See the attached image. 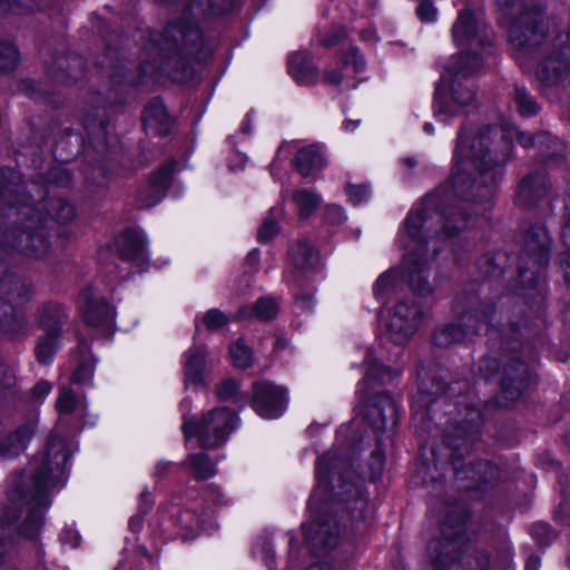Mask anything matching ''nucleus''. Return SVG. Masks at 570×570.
I'll list each match as a JSON object with an SVG mask.
<instances>
[{"instance_id":"obj_1","label":"nucleus","mask_w":570,"mask_h":570,"mask_svg":"<svg viewBox=\"0 0 570 570\" xmlns=\"http://www.w3.org/2000/svg\"><path fill=\"white\" fill-rule=\"evenodd\" d=\"M436 205L438 198L428 196L407 214L397 237V243L404 250L405 271L390 268L382 273L373 285L374 296L382 304L405 283L420 295H428L433 291L428 281L430 243H433L432 254L435 255L441 249V242L454 236L468 225L466 215L462 213L461 207L451 206L439 212Z\"/></svg>"},{"instance_id":"obj_2","label":"nucleus","mask_w":570,"mask_h":570,"mask_svg":"<svg viewBox=\"0 0 570 570\" xmlns=\"http://www.w3.org/2000/svg\"><path fill=\"white\" fill-rule=\"evenodd\" d=\"M346 466L347 461L332 451L317 460V485L308 501L314 520L303 524L306 542L316 552L325 553L340 542L341 529L331 514L338 511L341 503L346 504L352 532L362 533L367 528V500L357 485L341 475Z\"/></svg>"},{"instance_id":"obj_3","label":"nucleus","mask_w":570,"mask_h":570,"mask_svg":"<svg viewBox=\"0 0 570 570\" xmlns=\"http://www.w3.org/2000/svg\"><path fill=\"white\" fill-rule=\"evenodd\" d=\"M48 191L41 184L31 181L17 183L14 187L0 190L4 203V215L11 226L3 234V242L22 254L40 258L48 252L42 225L47 214L59 223H67L75 217L73 207L62 198H50L48 208L43 204Z\"/></svg>"},{"instance_id":"obj_4","label":"nucleus","mask_w":570,"mask_h":570,"mask_svg":"<svg viewBox=\"0 0 570 570\" xmlns=\"http://www.w3.org/2000/svg\"><path fill=\"white\" fill-rule=\"evenodd\" d=\"M464 126L454 148L450 185L456 196L471 202L488 203L494 194V167L505 163L508 154L493 153V141L480 130L471 140Z\"/></svg>"},{"instance_id":"obj_5","label":"nucleus","mask_w":570,"mask_h":570,"mask_svg":"<svg viewBox=\"0 0 570 570\" xmlns=\"http://www.w3.org/2000/svg\"><path fill=\"white\" fill-rule=\"evenodd\" d=\"M468 56L456 55L444 65L442 75L446 88H438L435 92V115L445 121L460 114L461 109L475 100V90L471 77L481 69L482 57L468 61Z\"/></svg>"},{"instance_id":"obj_6","label":"nucleus","mask_w":570,"mask_h":570,"mask_svg":"<svg viewBox=\"0 0 570 570\" xmlns=\"http://www.w3.org/2000/svg\"><path fill=\"white\" fill-rule=\"evenodd\" d=\"M503 4L505 14L515 16L509 31L515 58L522 65V59L531 53L546 40L549 33L550 20L544 17L534 0H497Z\"/></svg>"},{"instance_id":"obj_7","label":"nucleus","mask_w":570,"mask_h":570,"mask_svg":"<svg viewBox=\"0 0 570 570\" xmlns=\"http://www.w3.org/2000/svg\"><path fill=\"white\" fill-rule=\"evenodd\" d=\"M365 377L360 382L356 397L358 405L367 409L366 415L373 420L377 431L385 428L386 414L393 415L395 406L392 399L382 392H373L375 383L385 384L391 382L396 373L390 367L377 362L373 351L368 350L364 358Z\"/></svg>"},{"instance_id":"obj_8","label":"nucleus","mask_w":570,"mask_h":570,"mask_svg":"<svg viewBox=\"0 0 570 570\" xmlns=\"http://www.w3.org/2000/svg\"><path fill=\"white\" fill-rule=\"evenodd\" d=\"M53 446L48 449V453L42 460V465L35 473V487L38 498L29 511L21 532L28 538L36 537L42 525L43 510L49 505L45 493L56 485V480L62 474V466L67 462V453L62 446L55 452L53 461L51 460Z\"/></svg>"},{"instance_id":"obj_9","label":"nucleus","mask_w":570,"mask_h":570,"mask_svg":"<svg viewBox=\"0 0 570 570\" xmlns=\"http://www.w3.org/2000/svg\"><path fill=\"white\" fill-rule=\"evenodd\" d=\"M237 426L236 414L227 407H215L198 421L184 419L183 431L187 439L196 436L200 446L213 449L227 441Z\"/></svg>"},{"instance_id":"obj_10","label":"nucleus","mask_w":570,"mask_h":570,"mask_svg":"<svg viewBox=\"0 0 570 570\" xmlns=\"http://www.w3.org/2000/svg\"><path fill=\"white\" fill-rule=\"evenodd\" d=\"M550 246L551 238L544 227L528 232L519 263V279L523 286L531 288L539 283L541 271L549 262Z\"/></svg>"},{"instance_id":"obj_11","label":"nucleus","mask_w":570,"mask_h":570,"mask_svg":"<svg viewBox=\"0 0 570 570\" xmlns=\"http://www.w3.org/2000/svg\"><path fill=\"white\" fill-rule=\"evenodd\" d=\"M452 37L456 47L469 50L459 53L468 56V61L479 57L474 53V50L491 45V38L487 31V22L481 11L475 12L469 9L461 11L452 28Z\"/></svg>"},{"instance_id":"obj_12","label":"nucleus","mask_w":570,"mask_h":570,"mask_svg":"<svg viewBox=\"0 0 570 570\" xmlns=\"http://www.w3.org/2000/svg\"><path fill=\"white\" fill-rule=\"evenodd\" d=\"M488 325L489 315L487 313L466 311L455 322L439 328L433 335V342L436 346L446 348L480 334L488 328Z\"/></svg>"},{"instance_id":"obj_13","label":"nucleus","mask_w":570,"mask_h":570,"mask_svg":"<svg viewBox=\"0 0 570 570\" xmlns=\"http://www.w3.org/2000/svg\"><path fill=\"white\" fill-rule=\"evenodd\" d=\"M422 320L423 312L414 301H400L387 315V338L395 345L405 344L417 331Z\"/></svg>"},{"instance_id":"obj_14","label":"nucleus","mask_w":570,"mask_h":570,"mask_svg":"<svg viewBox=\"0 0 570 570\" xmlns=\"http://www.w3.org/2000/svg\"><path fill=\"white\" fill-rule=\"evenodd\" d=\"M287 391L285 387L269 382H259L254 385L253 409L264 419L281 416L286 407Z\"/></svg>"},{"instance_id":"obj_15","label":"nucleus","mask_w":570,"mask_h":570,"mask_svg":"<svg viewBox=\"0 0 570 570\" xmlns=\"http://www.w3.org/2000/svg\"><path fill=\"white\" fill-rule=\"evenodd\" d=\"M501 139L508 147L510 141L515 138L518 142L524 147H537L546 159H556L562 157L564 153V146L557 137L551 136L548 132H541L537 136L520 131L514 127L507 129H500Z\"/></svg>"},{"instance_id":"obj_16","label":"nucleus","mask_w":570,"mask_h":570,"mask_svg":"<svg viewBox=\"0 0 570 570\" xmlns=\"http://www.w3.org/2000/svg\"><path fill=\"white\" fill-rule=\"evenodd\" d=\"M78 306L87 324L94 327L110 328L115 313L112 307L91 288H85L78 297Z\"/></svg>"},{"instance_id":"obj_17","label":"nucleus","mask_w":570,"mask_h":570,"mask_svg":"<svg viewBox=\"0 0 570 570\" xmlns=\"http://www.w3.org/2000/svg\"><path fill=\"white\" fill-rule=\"evenodd\" d=\"M365 68L364 57L354 47H351L342 58V67L338 70H327L324 79L330 85L342 86L345 89H354L357 86L356 75Z\"/></svg>"},{"instance_id":"obj_18","label":"nucleus","mask_w":570,"mask_h":570,"mask_svg":"<svg viewBox=\"0 0 570 570\" xmlns=\"http://www.w3.org/2000/svg\"><path fill=\"white\" fill-rule=\"evenodd\" d=\"M534 381V376H532L523 362L518 358L512 360L505 364L503 370L502 392L507 400L513 401Z\"/></svg>"},{"instance_id":"obj_19","label":"nucleus","mask_w":570,"mask_h":570,"mask_svg":"<svg viewBox=\"0 0 570 570\" xmlns=\"http://www.w3.org/2000/svg\"><path fill=\"white\" fill-rule=\"evenodd\" d=\"M499 476L498 466L488 461H480L464 468L455 466V478L459 481H471L463 485L465 489H481L483 484L494 482Z\"/></svg>"},{"instance_id":"obj_20","label":"nucleus","mask_w":570,"mask_h":570,"mask_svg":"<svg viewBox=\"0 0 570 570\" xmlns=\"http://www.w3.org/2000/svg\"><path fill=\"white\" fill-rule=\"evenodd\" d=\"M549 180L544 173H534L525 177L519 185L515 195V204L528 208L548 194Z\"/></svg>"},{"instance_id":"obj_21","label":"nucleus","mask_w":570,"mask_h":570,"mask_svg":"<svg viewBox=\"0 0 570 570\" xmlns=\"http://www.w3.org/2000/svg\"><path fill=\"white\" fill-rule=\"evenodd\" d=\"M173 170L174 165L167 164L154 173L148 187L139 194L141 207H153L161 200L170 186Z\"/></svg>"},{"instance_id":"obj_22","label":"nucleus","mask_w":570,"mask_h":570,"mask_svg":"<svg viewBox=\"0 0 570 570\" xmlns=\"http://www.w3.org/2000/svg\"><path fill=\"white\" fill-rule=\"evenodd\" d=\"M570 73V59L564 53L547 57L537 69L538 79L546 86L558 85Z\"/></svg>"},{"instance_id":"obj_23","label":"nucleus","mask_w":570,"mask_h":570,"mask_svg":"<svg viewBox=\"0 0 570 570\" xmlns=\"http://www.w3.org/2000/svg\"><path fill=\"white\" fill-rule=\"evenodd\" d=\"M289 257L295 269L308 273L317 269L320 256L306 239H299L291 248Z\"/></svg>"},{"instance_id":"obj_24","label":"nucleus","mask_w":570,"mask_h":570,"mask_svg":"<svg viewBox=\"0 0 570 570\" xmlns=\"http://www.w3.org/2000/svg\"><path fill=\"white\" fill-rule=\"evenodd\" d=\"M207 354L205 346H193L186 352L184 371L187 384L200 385L203 383Z\"/></svg>"},{"instance_id":"obj_25","label":"nucleus","mask_w":570,"mask_h":570,"mask_svg":"<svg viewBox=\"0 0 570 570\" xmlns=\"http://www.w3.org/2000/svg\"><path fill=\"white\" fill-rule=\"evenodd\" d=\"M142 120L146 128L156 135H167L170 130L171 120L160 100H153L145 108Z\"/></svg>"},{"instance_id":"obj_26","label":"nucleus","mask_w":570,"mask_h":570,"mask_svg":"<svg viewBox=\"0 0 570 570\" xmlns=\"http://www.w3.org/2000/svg\"><path fill=\"white\" fill-rule=\"evenodd\" d=\"M294 163L297 171L304 177H307L313 170L322 169L326 165L325 158L317 145L299 149Z\"/></svg>"},{"instance_id":"obj_27","label":"nucleus","mask_w":570,"mask_h":570,"mask_svg":"<svg viewBox=\"0 0 570 570\" xmlns=\"http://www.w3.org/2000/svg\"><path fill=\"white\" fill-rule=\"evenodd\" d=\"M121 256L127 261H139L146 256L147 242L137 232H126L118 242Z\"/></svg>"},{"instance_id":"obj_28","label":"nucleus","mask_w":570,"mask_h":570,"mask_svg":"<svg viewBox=\"0 0 570 570\" xmlns=\"http://www.w3.org/2000/svg\"><path fill=\"white\" fill-rule=\"evenodd\" d=\"M291 75L302 85H311L316 79V68L312 59L304 53H293L288 60Z\"/></svg>"},{"instance_id":"obj_29","label":"nucleus","mask_w":570,"mask_h":570,"mask_svg":"<svg viewBox=\"0 0 570 570\" xmlns=\"http://www.w3.org/2000/svg\"><path fill=\"white\" fill-rule=\"evenodd\" d=\"M278 313V304L273 297H262L256 301L254 306H243L239 308L236 318L247 320L256 317L261 321L274 318Z\"/></svg>"},{"instance_id":"obj_30","label":"nucleus","mask_w":570,"mask_h":570,"mask_svg":"<svg viewBox=\"0 0 570 570\" xmlns=\"http://www.w3.org/2000/svg\"><path fill=\"white\" fill-rule=\"evenodd\" d=\"M32 431L29 426H21L14 433L6 436L0 443V455L10 459L19 455L31 440Z\"/></svg>"},{"instance_id":"obj_31","label":"nucleus","mask_w":570,"mask_h":570,"mask_svg":"<svg viewBox=\"0 0 570 570\" xmlns=\"http://www.w3.org/2000/svg\"><path fill=\"white\" fill-rule=\"evenodd\" d=\"M66 312L59 304H49L42 307L39 314L40 326L47 334L59 335Z\"/></svg>"},{"instance_id":"obj_32","label":"nucleus","mask_w":570,"mask_h":570,"mask_svg":"<svg viewBox=\"0 0 570 570\" xmlns=\"http://www.w3.org/2000/svg\"><path fill=\"white\" fill-rule=\"evenodd\" d=\"M78 353L80 354L79 363L71 376V382L85 384L91 380L96 362L90 355L89 348L85 342L79 343Z\"/></svg>"},{"instance_id":"obj_33","label":"nucleus","mask_w":570,"mask_h":570,"mask_svg":"<svg viewBox=\"0 0 570 570\" xmlns=\"http://www.w3.org/2000/svg\"><path fill=\"white\" fill-rule=\"evenodd\" d=\"M292 200L298 209L301 218H308L320 207L322 197L308 189H296L292 194Z\"/></svg>"},{"instance_id":"obj_34","label":"nucleus","mask_w":570,"mask_h":570,"mask_svg":"<svg viewBox=\"0 0 570 570\" xmlns=\"http://www.w3.org/2000/svg\"><path fill=\"white\" fill-rule=\"evenodd\" d=\"M189 464L197 480H206L216 474L214 464L209 461L208 455L204 453L191 455Z\"/></svg>"},{"instance_id":"obj_35","label":"nucleus","mask_w":570,"mask_h":570,"mask_svg":"<svg viewBox=\"0 0 570 570\" xmlns=\"http://www.w3.org/2000/svg\"><path fill=\"white\" fill-rule=\"evenodd\" d=\"M229 354L232 362L236 367L246 368L252 365V351L240 340L230 344Z\"/></svg>"},{"instance_id":"obj_36","label":"nucleus","mask_w":570,"mask_h":570,"mask_svg":"<svg viewBox=\"0 0 570 570\" xmlns=\"http://www.w3.org/2000/svg\"><path fill=\"white\" fill-rule=\"evenodd\" d=\"M80 405V400L77 397L72 389L63 386L59 390L56 401V409L61 414H70Z\"/></svg>"},{"instance_id":"obj_37","label":"nucleus","mask_w":570,"mask_h":570,"mask_svg":"<svg viewBox=\"0 0 570 570\" xmlns=\"http://www.w3.org/2000/svg\"><path fill=\"white\" fill-rule=\"evenodd\" d=\"M514 101L520 115L523 117L534 116L539 111L538 104L528 95L524 88L515 87Z\"/></svg>"},{"instance_id":"obj_38","label":"nucleus","mask_w":570,"mask_h":570,"mask_svg":"<svg viewBox=\"0 0 570 570\" xmlns=\"http://www.w3.org/2000/svg\"><path fill=\"white\" fill-rule=\"evenodd\" d=\"M58 335L47 334L43 338L39 340L36 347L37 360L42 364L51 362L52 356L57 350Z\"/></svg>"},{"instance_id":"obj_39","label":"nucleus","mask_w":570,"mask_h":570,"mask_svg":"<svg viewBox=\"0 0 570 570\" xmlns=\"http://www.w3.org/2000/svg\"><path fill=\"white\" fill-rule=\"evenodd\" d=\"M282 214L281 208H273L269 216L266 217L258 229V239L261 242L269 240L278 232V217Z\"/></svg>"},{"instance_id":"obj_40","label":"nucleus","mask_w":570,"mask_h":570,"mask_svg":"<svg viewBox=\"0 0 570 570\" xmlns=\"http://www.w3.org/2000/svg\"><path fill=\"white\" fill-rule=\"evenodd\" d=\"M19 60L17 48L10 42H0V71H10Z\"/></svg>"},{"instance_id":"obj_41","label":"nucleus","mask_w":570,"mask_h":570,"mask_svg":"<svg viewBox=\"0 0 570 570\" xmlns=\"http://www.w3.org/2000/svg\"><path fill=\"white\" fill-rule=\"evenodd\" d=\"M203 322L209 331H216L227 325L229 317L220 309L212 308L205 313Z\"/></svg>"},{"instance_id":"obj_42","label":"nucleus","mask_w":570,"mask_h":570,"mask_svg":"<svg viewBox=\"0 0 570 570\" xmlns=\"http://www.w3.org/2000/svg\"><path fill=\"white\" fill-rule=\"evenodd\" d=\"M561 238L567 247L568 252L562 255L561 265L564 272V276L570 281V217L567 219L562 227Z\"/></svg>"},{"instance_id":"obj_43","label":"nucleus","mask_w":570,"mask_h":570,"mask_svg":"<svg viewBox=\"0 0 570 570\" xmlns=\"http://www.w3.org/2000/svg\"><path fill=\"white\" fill-rule=\"evenodd\" d=\"M345 36L346 32L342 27H332L320 35L318 41L323 47L331 48L337 45Z\"/></svg>"},{"instance_id":"obj_44","label":"nucleus","mask_w":570,"mask_h":570,"mask_svg":"<svg viewBox=\"0 0 570 570\" xmlns=\"http://www.w3.org/2000/svg\"><path fill=\"white\" fill-rule=\"evenodd\" d=\"M238 390L239 385L234 379H226L217 386V397L222 401H229L236 396Z\"/></svg>"},{"instance_id":"obj_45","label":"nucleus","mask_w":570,"mask_h":570,"mask_svg":"<svg viewBox=\"0 0 570 570\" xmlns=\"http://www.w3.org/2000/svg\"><path fill=\"white\" fill-rule=\"evenodd\" d=\"M346 193L348 196V200L353 205H361L370 198V189L365 185H361V186L350 185L346 187Z\"/></svg>"},{"instance_id":"obj_46","label":"nucleus","mask_w":570,"mask_h":570,"mask_svg":"<svg viewBox=\"0 0 570 570\" xmlns=\"http://www.w3.org/2000/svg\"><path fill=\"white\" fill-rule=\"evenodd\" d=\"M325 219L328 224L340 225L346 220V213L341 206L328 205L325 208Z\"/></svg>"},{"instance_id":"obj_47","label":"nucleus","mask_w":570,"mask_h":570,"mask_svg":"<svg viewBox=\"0 0 570 570\" xmlns=\"http://www.w3.org/2000/svg\"><path fill=\"white\" fill-rule=\"evenodd\" d=\"M384 462H385V459H384L383 452L379 449L373 451L372 456H371V463H370L371 480H376L377 478L381 476L383 469H384Z\"/></svg>"},{"instance_id":"obj_48","label":"nucleus","mask_w":570,"mask_h":570,"mask_svg":"<svg viewBox=\"0 0 570 570\" xmlns=\"http://www.w3.org/2000/svg\"><path fill=\"white\" fill-rule=\"evenodd\" d=\"M498 360L490 356L482 358L478 365L480 375L487 380H489L498 371Z\"/></svg>"},{"instance_id":"obj_49","label":"nucleus","mask_w":570,"mask_h":570,"mask_svg":"<svg viewBox=\"0 0 570 570\" xmlns=\"http://www.w3.org/2000/svg\"><path fill=\"white\" fill-rule=\"evenodd\" d=\"M416 12L420 19L426 22L433 21L436 17V9L429 1H422L417 7Z\"/></svg>"},{"instance_id":"obj_50","label":"nucleus","mask_w":570,"mask_h":570,"mask_svg":"<svg viewBox=\"0 0 570 570\" xmlns=\"http://www.w3.org/2000/svg\"><path fill=\"white\" fill-rule=\"evenodd\" d=\"M51 391V384L47 381H41L32 389V395L37 400H43Z\"/></svg>"},{"instance_id":"obj_51","label":"nucleus","mask_w":570,"mask_h":570,"mask_svg":"<svg viewBox=\"0 0 570 570\" xmlns=\"http://www.w3.org/2000/svg\"><path fill=\"white\" fill-rule=\"evenodd\" d=\"M255 552L269 566V561L274 559V550L269 542L265 541L261 547H256Z\"/></svg>"},{"instance_id":"obj_52","label":"nucleus","mask_w":570,"mask_h":570,"mask_svg":"<svg viewBox=\"0 0 570 570\" xmlns=\"http://www.w3.org/2000/svg\"><path fill=\"white\" fill-rule=\"evenodd\" d=\"M190 517H191L190 512L187 511V512L181 514L180 521H181L183 524L188 527L190 529L193 535H195L198 532V530L200 529L202 523H200V519L199 518H197L196 520L191 521Z\"/></svg>"},{"instance_id":"obj_53","label":"nucleus","mask_w":570,"mask_h":570,"mask_svg":"<svg viewBox=\"0 0 570 570\" xmlns=\"http://www.w3.org/2000/svg\"><path fill=\"white\" fill-rule=\"evenodd\" d=\"M16 519V514L11 511L10 508L2 507L0 508V523H10Z\"/></svg>"},{"instance_id":"obj_54","label":"nucleus","mask_w":570,"mask_h":570,"mask_svg":"<svg viewBox=\"0 0 570 570\" xmlns=\"http://www.w3.org/2000/svg\"><path fill=\"white\" fill-rule=\"evenodd\" d=\"M129 528L132 532H139L142 528V517L134 515L129 521Z\"/></svg>"},{"instance_id":"obj_55","label":"nucleus","mask_w":570,"mask_h":570,"mask_svg":"<svg viewBox=\"0 0 570 570\" xmlns=\"http://www.w3.org/2000/svg\"><path fill=\"white\" fill-rule=\"evenodd\" d=\"M361 38H362V40L368 41V42H377V40H379V37H377L375 30H373V29L363 30L361 32Z\"/></svg>"},{"instance_id":"obj_56","label":"nucleus","mask_w":570,"mask_h":570,"mask_svg":"<svg viewBox=\"0 0 570 570\" xmlns=\"http://www.w3.org/2000/svg\"><path fill=\"white\" fill-rule=\"evenodd\" d=\"M295 306L296 308H298L299 311H307L311 308L312 306V301L309 297H302L296 301L295 303Z\"/></svg>"},{"instance_id":"obj_57","label":"nucleus","mask_w":570,"mask_h":570,"mask_svg":"<svg viewBox=\"0 0 570 570\" xmlns=\"http://www.w3.org/2000/svg\"><path fill=\"white\" fill-rule=\"evenodd\" d=\"M259 261V253L258 250H252L248 253L246 257L247 264L252 265L253 267H256Z\"/></svg>"},{"instance_id":"obj_58","label":"nucleus","mask_w":570,"mask_h":570,"mask_svg":"<svg viewBox=\"0 0 570 570\" xmlns=\"http://www.w3.org/2000/svg\"><path fill=\"white\" fill-rule=\"evenodd\" d=\"M540 567V561H539V558L538 557H530L528 560H527V563H525V570H538Z\"/></svg>"},{"instance_id":"obj_59","label":"nucleus","mask_w":570,"mask_h":570,"mask_svg":"<svg viewBox=\"0 0 570 570\" xmlns=\"http://www.w3.org/2000/svg\"><path fill=\"white\" fill-rule=\"evenodd\" d=\"M295 549H296V541L293 537H291V539H289V562H291V564H293L296 559Z\"/></svg>"},{"instance_id":"obj_60","label":"nucleus","mask_w":570,"mask_h":570,"mask_svg":"<svg viewBox=\"0 0 570 570\" xmlns=\"http://www.w3.org/2000/svg\"><path fill=\"white\" fill-rule=\"evenodd\" d=\"M308 570H334V568L325 562L316 563L314 566H311Z\"/></svg>"},{"instance_id":"obj_61","label":"nucleus","mask_w":570,"mask_h":570,"mask_svg":"<svg viewBox=\"0 0 570 570\" xmlns=\"http://www.w3.org/2000/svg\"><path fill=\"white\" fill-rule=\"evenodd\" d=\"M433 563L435 566L436 569L439 570H443L441 569L443 566H445V560L443 559V556L442 554H436L433 557Z\"/></svg>"},{"instance_id":"obj_62","label":"nucleus","mask_w":570,"mask_h":570,"mask_svg":"<svg viewBox=\"0 0 570 570\" xmlns=\"http://www.w3.org/2000/svg\"><path fill=\"white\" fill-rule=\"evenodd\" d=\"M0 570H17L14 566L6 563L4 556L0 552Z\"/></svg>"},{"instance_id":"obj_63","label":"nucleus","mask_w":570,"mask_h":570,"mask_svg":"<svg viewBox=\"0 0 570 570\" xmlns=\"http://www.w3.org/2000/svg\"><path fill=\"white\" fill-rule=\"evenodd\" d=\"M358 125H360V120H356V121H354V120H347V121L345 122V125H344V128H345L346 130H348V131H353V130H355V129L358 127Z\"/></svg>"},{"instance_id":"obj_64","label":"nucleus","mask_w":570,"mask_h":570,"mask_svg":"<svg viewBox=\"0 0 570 570\" xmlns=\"http://www.w3.org/2000/svg\"><path fill=\"white\" fill-rule=\"evenodd\" d=\"M55 175L58 176H62L61 180H60V184H65V183H68L69 181V175L67 171L62 170V169H55Z\"/></svg>"}]
</instances>
